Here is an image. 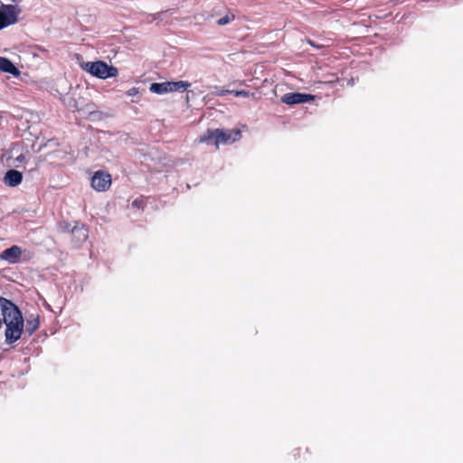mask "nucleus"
<instances>
[{
  "mask_svg": "<svg viewBox=\"0 0 463 463\" xmlns=\"http://www.w3.org/2000/svg\"><path fill=\"white\" fill-rule=\"evenodd\" d=\"M241 137V132L238 129L223 130L217 128L215 130H208L203 137H201V141L208 143L210 140L214 139V143L218 147L220 144L234 142L239 140Z\"/></svg>",
  "mask_w": 463,
  "mask_h": 463,
  "instance_id": "obj_1",
  "label": "nucleus"
},
{
  "mask_svg": "<svg viewBox=\"0 0 463 463\" xmlns=\"http://www.w3.org/2000/svg\"><path fill=\"white\" fill-rule=\"evenodd\" d=\"M82 68L91 75L103 80L117 77L118 74L116 67L109 66L102 61H88Z\"/></svg>",
  "mask_w": 463,
  "mask_h": 463,
  "instance_id": "obj_2",
  "label": "nucleus"
},
{
  "mask_svg": "<svg viewBox=\"0 0 463 463\" xmlns=\"http://www.w3.org/2000/svg\"><path fill=\"white\" fill-rule=\"evenodd\" d=\"M0 307L5 324L9 323L10 321L13 323L24 322L22 312L11 300L4 297H0Z\"/></svg>",
  "mask_w": 463,
  "mask_h": 463,
  "instance_id": "obj_3",
  "label": "nucleus"
},
{
  "mask_svg": "<svg viewBox=\"0 0 463 463\" xmlns=\"http://www.w3.org/2000/svg\"><path fill=\"white\" fill-rule=\"evenodd\" d=\"M191 83L188 81H165V82H155L150 85V91L156 94H164L174 91H185Z\"/></svg>",
  "mask_w": 463,
  "mask_h": 463,
  "instance_id": "obj_4",
  "label": "nucleus"
},
{
  "mask_svg": "<svg viewBox=\"0 0 463 463\" xmlns=\"http://www.w3.org/2000/svg\"><path fill=\"white\" fill-rule=\"evenodd\" d=\"M111 175L106 171L99 170L91 177V187L98 192H105L111 186Z\"/></svg>",
  "mask_w": 463,
  "mask_h": 463,
  "instance_id": "obj_5",
  "label": "nucleus"
},
{
  "mask_svg": "<svg viewBox=\"0 0 463 463\" xmlns=\"http://www.w3.org/2000/svg\"><path fill=\"white\" fill-rule=\"evenodd\" d=\"M17 22L16 7L12 5H2L0 8V30Z\"/></svg>",
  "mask_w": 463,
  "mask_h": 463,
  "instance_id": "obj_6",
  "label": "nucleus"
},
{
  "mask_svg": "<svg viewBox=\"0 0 463 463\" xmlns=\"http://www.w3.org/2000/svg\"><path fill=\"white\" fill-rule=\"evenodd\" d=\"M5 342L7 344H13L20 339L23 331H24V322L22 323H13L10 321L5 324Z\"/></svg>",
  "mask_w": 463,
  "mask_h": 463,
  "instance_id": "obj_7",
  "label": "nucleus"
},
{
  "mask_svg": "<svg viewBox=\"0 0 463 463\" xmlns=\"http://www.w3.org/2000/svg\"><path fill=\"white\" fill-rule=\"evenodd\" d=\"M313 99V95L299 92L286 93L281 97V101L288 105L301 104Z\"/></svg>",
  "mask_w": 463,
  "mask_h": 463,
  "instance_id": "obj_8",
  "label": "nucleus"
},
{
  "mask_svg": "<svg viewBox=\"0 0 463 463\" xmlns=\"http://www.w3.org/2000/svg\"><path fill=\"white\" fill-rule=\"evenodd\" d=\"M22 254V250L20 247L14 245L8 249H5L0 254V258L8 261L11 264L17 263Z\"/></svg>",
  "mask_w": 463,
  "mask_h": 463,
  "instance_id": "obj_9",
  "label": "nucleus"
},
{
  "mask_svg": "<svg viewBox=\"0 0 463 463\" xmlns=\"http://www.w3.org/2000/svg\"><path fill=\"white\" fill-rule=\"evenodd\" d=\"M23 181V174L18 170H8L4 177V183L11 187H15Z\"/></svg>",
  "mask_w": 463,
  "mask_h": 463,
  "instance_id": "obj_10",
  "label": "nucleus"
},
{
  "mask_svg": "<svg viewBox=\"0 0 463 463\" xmlns=\"http://www.w3.org/2000/svg\"><path fill=\"white\" fill-rule=\"evenodd\" d=\"M0 71L3 72L10 73L14 76L20 74L19 70L14 64L7 58L0 56Z\"/></svg>",
  "mask_w": 463,
  "mask_h": 463,
  "instance_id": "obj_11",
  "label": "nucleus"
},
{
  "mask_svg": "<svg viewBox=\"0 0 463 463\" xmlns=\"http://www.w3.org/2000/svg\"><path fill=\"white\" fill-rule=\"evenodd\" d=\"M59 227L61 232H71L72 234H75L77 232L80 233V240L85 241L88 238L87 231L84 230L83 227L79 228L78 226H74L72 229H71V224L69 222H63L59 224Z\"/></svg>",
  "mask_w": 463,
  "mask_h": 463,
  "instance_id": "obj_12",
  "label": "nucleus"
},
{
  "mask_svg": "<svg viewBox=\"0 0 463 463\" xmlns=\"http://www.w3.org/2000/svg\"><path fill=\"white\" fill-rule=\"evenodd\" d=\"M39 326V317H31L26 321L25 331L31 335L38 329Z\"/></svg>",
  "mask_w": 463,
  "mask_h": 463,
  "instance_id": "obj_13",
  "label": "nucleus"
},
{
  "mask_svg": "<svg viewBox=\"0 0 463 463\" xmlns=\"http://www.w3.org/2000/svg\"><path fill=\"white\" fill-rule=\"evenodd\" d=\"M234 20H235V15L232 13H231L230 11H228L227 14L223 17H222L216 21V24L219 26H222V25H225Z\"/></svg>",
  "mask_w": 463,
  "mask_h": 463,
  "instance_id": "obj_14",
  "label": "nucleus"
},
{
  "mask_svg": "<svg viewBox=\"0 0 463 463\" xmlns=\"http://www.w3.org/2000/svg\"><path fill=\"white\" fill-rule=\"evenodd\" d=\"M308 453L307 448H298L294 449L291 453L294 459H299L300 458H303L304 460L307 459L306 455Z\"/></svg>",
  "mask_w": 463,
  "mask_h": 463,
  "instance_id": "obj_15",
  "label": "nucleus"
},
{
  "mask_svg": "<svg viewBox=\"0 0 463 463\" xmlns=\"http://www.w3.org/2000/svg\"><path fill=\"white\" fill-rule=\"evenodd\" d=\"M214 91L213 92V94L214 96H217V97H222V96H225L227 94H232L233 93V90H225V89H222V88H219L217 86L214 87Z\"/></svg>",
  "mask_w": 463,
  "mask_h": 463,
  "instance_id": "obj_16",
  "label": "nucleus"
},
{
  "mask_svg": "<svg viewBox=\"0 0 463 463\" xmlns=\"http://www.w3.org/2000/svg\"><path fill=\"white\" fill-rule=\"evenodd\" d=\"M145 205H146V198L143 195L136 198L132 202V206L136 207L137 209H144Z\"/></svg>",
  "mask_w": 463,
  "mask_h": 463,
  "instance_id": "obj_17",
  "label": "nucleus"
},
{
  "mask_svg": "<svg viewBox=\"0 0 463 463\" xmlns=\"http://www.w3.org/2000/svg\"><path fill=\"white\" fill-rule=\"evenodd\" d=\"M235 97H243V98H250V97H252V98H255V93L253 92H250V91H247V90H233V93H232Z\"/></svg>",
  "mask_w": 463,
  "mask_h": 463,
  "instance_id": "obj_18",
  "label": "nucleus"
},
{
  "mask_svg": "<svg viewBox=\"0 0 463 463\" xmlns=\"http://www.w3.org/2000/svg\"><path fill=\"white\" fill-rule=\"evenodd\" d=\"M138 89L136 88V87H133L131 89H129L127 92L128 96H136L138 94Z\"/></svg>",
  "mask_w": 463,
  "mask_h": 463,
  "instance_id": "obj_19",
  "label": "nucleus"
}]
</instances>
